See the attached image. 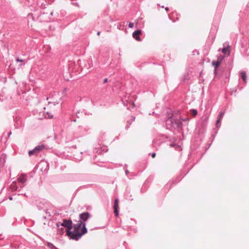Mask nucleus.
I'll list each match as a JSON object with an SVG mask.
<instances>
[{
  "mask_svg": "<svg viewBox=\"0 0 249 249\" xmlns=\"http://www.w3.org/2000/svg\"><path fill=\"white\" fill-rule=\"evenodd\" d=\"M53 12H51V15H53Z\"/></svg>",
  "mask_w": 249,
  "mask_h": 249,
  "instance_id": "obj_39",
  "label": "nucleus"
},
{
  "mask_svg": "<svg viewBox=\"0 0 249 249\" xmlns=\"http://www.w3.org/2000/svg\"><path fill=\"white\" fill-rule=\"evenodd\" d=\"M46 148V146L44 144H40L36 146L34 148L36 152V153L38 154L41 151H42L44 149Z\"/></svg>",
  "mask_w": 249,
  "mask_h": 249,
  "instance_id": "obj_8",
  "label": "nucleus"
},
{
  "mask_svg": "<svg viewBox=\"0 0 249 249\" xmlns=\"http://www.w3.org/2000/svg\"><path fill=\"white\" fill-rule=\"evenodd\" d=\"M56 227H63L66 228V230H71L72 228V222L71 219H63L62 222H58L56 224Z\"/></svg>",
  "mask_w": 249,
  "mask_h": 249,
  "instance_id": "obj_3",
  "label": "nucleus"
},
{
  "mask_svg": "<svg viewBox=\"0 0 249 249\" xmlns=\"http://www.w3.org/2000/svg\"><path fill=\"white\" fill-rule=\"evenodd\" d=\"M28 155H29V156L30 157H31V156H34V155H37V154L36 153V151L34 149L33 150H30L28 152Z\"/></svg>",
  "mask_w": 249,
  "mask_h": 249,
  "instance_id": "obj_15",
  "label": "nucleus"
},
{
  "mask_svg": "<svg viewBox=\"0 0 249 249\" xmlns=\"http://www.w3.org/2000/svg\"><path fill=\"white\" fill-rule=\"evenodd\" d=\"M67 235L71 239L75 240H78L83 235L86 234L88 232L87 229L86 227V224L83 225V227L81 229V232H77L75 231H71V230H66Z\"/></svg>",
  "mask_w": 249,
  "mask_h": 249,
  "instance_id": "obj_1",
  "label": "nucleus"
},
{
  "mask_svg": "<svg viewBox=\"0 0 249 249\" xmlns=\"http://www.w3.org/2000/svg\"><path fill=\"white\" fill-rule=\"evenodd\" d=\"M220 121H221V119H219V118L217 120L216 123V127H220V126L221 125Z\"/></svg>",
  "mask_w": 249,
  "mask_h": 249,
  "instance_id": "obj_19",
  "label": "nucleus"
},
{
  "mask_svg": "<svg viewBox=\"0 0 249 249\" xmlns=\"http://www.w3.org/2000/svg\"><path fill=\"white\" fill-rule=\"evenodd\" d=\"M221 63V60L220 61H213L212 65L214 66V68H217Z\"/></svg>",
  "mask_w": 249,
  "mask_h": 249,
  "instance_id": "obj_13",
  "label": "nucleus"
},
{
  "mask_svg": "<svg viewBox=\"0 0 249 249\" xmlns=\"http://www.w3.org/2000/svg\"><path fill=\"white\" fill-rule=\"evenodd\" d=\"M217 68H214V71H213V73H214V74L215 75H216V73H217Z\"/></svg>",
  "mask_w": 249,
  "mask_h": 249,
  "instance_id": "obj_25",
  "label": "nucleus"
},
{
  "mask_svg": "<svg viewBox=\"0 0 249 249\" xmlns=\"http://www.w3.org/2000/svg\"><path fill=\"white\" fill-rule=\"evenodd\" d=\"M108 82V79L106 78L104 79V83H106Z\"/></svg>",
  "mask_w": 249,
  "mask_h": 249,
  "instance_id": "obj_29",
  "label": "nucleus"
},
{
  "mask_svg": "<svg viewBox=\"0 0 249 249\" xmlns=\"http://www.w3.org/2000/svg\"><path fill=\"white\" fill-rule=\"evenodd\" d=\"M129 193H126L125 194V196L126 199L129 200H132L133 198L132 197L131 195L129 196Z\"/></svg>",
  "mask_w": 249,
  "mask_h": 249,
  "instance_id": "obj_16",
  "label": "nucleus"
},
{
  "mask_svg": "<svg viewBox=\"0 0 249 249\" xmlns=\"http://www.w3.org/2000/svg\"><path fill=\"white\" fill-rule=\"evenodd\" d=\"M142 34V31L141 30H137L134 32L132 34L133 37L138 41H141V39L140 37V35Z\"/></svg>",
  "mask_w": 249,
  "mask_h": 249,
  "instance_id": "obj_6",
  "label": "nucleus"
},
{
  "mask_svg": "<svg viewBox=\"0 0 249 249\" xmlns=\"http://www.w3.org/2000/svg\"><path fill=\"white\" fill-rule=\"evenodd\" d=\"M130 104H131V105L132 106V107L133 108L134 107H135V104L133 102H130Z\"/></svg>",
  "mask_w": 249,
  "mask_h": 249,
  "instance_id": "obj_30",
  "label": "nucleus"
},
{
  "mask_svg": "<svg viewBox=\"0 0 249 249\" xmlns=\"http://www.w3.org/2000/svg\"><path fill=\"white\" fill-rule=\"evenodd\" d=\"M83 128V126H81V127H79V129H82Z\"/></svg>",
  "mask_w": 249,
  "mask_h": 249,
  "instance_id": "obj_37",
  "label": "nucleus"
},
{
  "mask_svg": "<svg viewBox=\"0 0 249 249\" xmlns=\"http://www.w3.org/2000/svg\"><path fill=\"white\" fill-rule=\"evenodd\" d=\"M49 217H48L47 215H45V216H43V218L44 219H46L47 218H48Z\"/></svg>",
  "mask_w": 249,
  "mask_h": 249,
  "instance_id": "obj_31",
  "label": "nucleus"
},
{
  "mask_svg": "<svg viewBox=\"0 0 249 249\" xmlns=\"http://www.w3.org/2000/svg\"><path fill=\"white\" fill-rule=\"evenodd\" d=\"M156 156V153H152L151 154V157L153 158H154Z\"/></svg>",
  "mask_w": 249,
  "mask_h": 249,
  "instance_id": "obj_27",
  "label": "nucleus"
},
{
  "mask_svg": "<svg viewBox=\"0 0 249 249\" xmlns=\"http://www.w3.org/2000/svg\"><path fill=\"white\" fill-rule=\"evenodd\" d=\"M45 117L47 118L51 119L53 118V115L51 113L47 112L45 115Z\"/></svg>",
  "mask_w": 249,
  "mask_h": 249,
  "instance_id": "obj_18",
  "label": "nucleus"
},
{
  "mask_svg": "<svg viewBox=\"0 0 249 249\" xmlns=\"http://www.w3.org/2000/svg\"><path fill=\"white\" fill-rule=\"evenodd\" d=\"M165 10H166L167 12V11H169V8H168V7H166V8H165Z\"/></svg>",
  "mask_w": 249,
  "mask_h": 249,
  "instance_id": "obj_34",
  "label": "nucleus"
},
{
  "mask_svg": "<svg viewBox=\"0 0 249 249\" xmlns=\"http://www.w3.org/2000/svg\"><path fill=\"white\" fill-rule=\"evenodd\" d=\"M45 213H46V215H48V217H51L52 216V214L49 211V210L48 209H46L45 210Z\"/></svg>",
  "mask_w": 249,
  "mask_h": 249,
  "instance_id": "obj_20",
  "label": "nucleus"
},
{
  "mask_svg": "<svg viewBox=\"0 0 249 249\" xmlns=\"http://www.w3.org/2000/svg\"><path fill=\"white\" fill-rule=\"evenodd\" d=\"M91 217V214L88 212L80 213L79 215L80 220L79 221H82V223H85V222Z\"/></svg>",
  "mask_w": 249,
  "mask_h": 249,
  "instance_id": "obj_4",
  "label": "nucleus"
},
{
  "mask_svg": "<svg viewBox=\"0 0 249 249\" xmlns=\"http://www.w3.org/2000/svg\"><path fill=\"white\" fill-rule=\"evenodd\" d=\"M229 47H230L229 46H228L227 47L224 48L222 51V53H224L225 54H230Z\"/></svg>",
  "mask_w": 249,
  "mask_h": 249,
  "instance_id": "obj_14",
  "label": "nucleus"
},
{
  "mask_svg": "<svg viewBox=\"0 0 249 249\" xmlns=\"http://www.w3.org/2000/svg\"><path fill=\"white\" fill-rule=\"evenodd\" d=\"M135 119V117H134L133 116H132L131 117V121L132 122L134 121Z\"/></svg>",
  "mask_w": 249,
  "mask_h": 249,
  "instance_id": "obj_26",
  "label": "nucleus"
},
{
  "mask_svg": "<svg viewBox=\"0 0 249 249\" xmlns=\"http://www.w3.org/2000/svg\"><path fill=\"white\" fill-rule=\"evenodd\" d=\"M18 187L17 186L16 183L13 182L10 186L9 189L12 192H15L18 191Z\"/></svg>",
  "mask_w": 249,
  "mask_h": 249,
  "instance_id": "obj_9",
  "label": "nucleus"
},
{
  "mask_svg": "<svg viewBox=\"0 0 249 249\" xmlns=\"http://www.w3.org/2000/svg\"><path fill=\"white\" fill-rule=\"evenodd\" d=\"M224 113H225L224 112H221L219 114V118H218L221 119L223 118V116L224 115Z\"/></svg>",
  "mask_w": 249,
  "mask_h": 249,
  "instance_id": "obj_22",
  "label": "nucleus"
},
{
  "mask_svg": "<svg viewBox=\"0 0 249 249\" xmlns=\"http://www.w3.org/2000/svg\"><path fill=\"white\" fill-rule=\"evenodd\" d=\"M100 32H98L97 33V35H98V36L100 35Z\"/></svg>",
  "mask_w": 249,
  "mask_h": 249,
  "instance_id": "obj_38",
  "label": "nucleus"
},
{
  "mask_svg": "<svg viewBox=\"0 0 249 249\" xmlns=\"http://www.w3.org/2000/svg\"><path fill=\"white\" fill-rule=\"evenodd\" d=\"M134 26V24L132 22H129L128 24V27L130 28H133Z\"/></svg>",
  "mask_w": 249,
  "mask_h": 249,
  "instance_id": "obj_23",
  "label": "nucleus"
},
{
  "mask_svg": "<svg viewBox=\"0 0 249 249\" xmlns=\"http://www.w3.org/2000/svg\"><path fill=\"white\" fill-rule=\"evenodd\" d=\"M16 61H17V62H23V60L21 59H19V58H17L16 59Z\"/></svg>",
  "mask_w": 249,
  "mask_h": 249,
  "instance_id": "obj_24",
  "label": "nucleus"
},
{
  "mask_svg": "<svg viewBox=\"0 0 249 249\" xmlns=\"http://www.w3.org/2000/svg\"><path fill=\"white\" fill-rule=\"evenodd\" d=\"M9 199L10 200H12L13 199V197H12V196H9Z\"/></svg>",
  "mask_w": 249,
  "mask_h": 249,
  "instance_id": "obj_35",
  "label": "nucleus"
},
{
  "mask_svg": "<svg viewBox=\"0 0 249 249\" xmlns=\"http://www.w3.org/2000/svg\"><path fill=\"white\" fill-rule=\"evenodd\" d=\"M63 227L62 226L57 227L58 230V234L62 235L64 233L65 230Z\"/></svg>",
  "mask_w": 249,
  "mask_h": 249,
  "instance_id": "obj_12",
  "label": "nucleus"
},
{
  "mask_svg": "<svg viewBox=\"0 0 249 249\" xmlns=\"http://www.w3.org/2000/svg\"><path fill=\"white\" fill-rule=\"evenodd\" d=\"M241 78L245 83H247V74L245 71H241L240 73Z\"/></svg>",
  "mask_w": 249,
  "mask_h": 249,
  "instance_id": "obj_11",
  "label": "nucleus"
},
{
  "mask_svg": "<svg viewBox=\"0 0 249 249\" xmlns=\"http://www.w3.org/2000/svg\"><path fill=\"white\" fill-rule=\"evenodd\" d=\"M166 123L174 128H181L182 125V122L180 119H178L172 116L167 119Z\"/></svg>",
  "mask_w": 249,
  "mask_h": 249,
  "instance_id": "obj_2",
  "label": "nucleus"
},
{
  "mask_svg": "<svg viewBox=\"0 0 249 249\" xmlns=\"http://www.w3.org/2000/svg\"><path fill=\"white\" fill-rule=\"evenodd\" d=\"M114 213L116 216H118L119 215V200L118 199H115L113 205Z\"/></svg>",
  "mask_w": 249,
  "mask_h": 249,
  "instance_id": "obj_5",
  "label": "nucleus"
},
{
  "mask_svg": "<svg viewBox=\"0 0 249 249\" xmlns=\"http://www.w3.org/2000/svg\"><path fill=\"white\" fill-rule=\"evenodd\" d=\"M11 134H12L11 131H10V132L8 133V136L9 137Z\"/></svg>",
  "mask_w": 249,
  "mask_h": 249,
  "instance_id": "obj_36",
  "label": "nucleus"
},
{
  "mask_svg": "<svg viewBox=\"0 0 249 249\" xmlns=\"http://www.w3.org/2000/svg\"><path fill=\"white\" fill-rule=\"evenodd\" d=\"M27 18H28V20H35L34 17L33 16V14L32 13H29L28 14Z\"/></svg>",
  "mask_w": 249,
  "mask_h": 249,
  "instance_id": "obj_17",
  "label": "nucleus"
},
{
  "mask_svg": "<svg viewBox=\"0 0 249 249\" xmlns=\"http://www.w3.org/2000/svg\"><path fill=\"white\" fill-rule=\"evenodd\" d=\"M86 224V223H82V221H78V223L76 224H74L72 227L74 228V231L79 232V231L81 230L82 228L83 227V225Z\"/></svg>",
  "mask_w": 249,
  "mask_h": 249,
  "instance_id": "obj_7",
  "label": "nucleus"
},
{
  "mask_svg": "<svg viewBox=\"0 0 249 249\" xmlns=\"http://www.w3.org/2000/svg\"><path fill=\"white\" fill-rule=\"evenodd\" d=\"M26 175L24 174H22L18 178V181L22 183L26 182L27 179L26 178Z\"/></svg>",
  "mask_w": 249,
  "mask_h": 249,
  "instance_id": "obj_10",
  "label": "nucleus"
},
{
  "mask_svg": "<svg viewBox=\"0 0 249 249\" xmlns=\"http://www.w3.org/2000/svg\"><path fill=\"white\" fill-rule=\"evenodd\" d=\"M125 174L126 176H128L129 172L128 170L126 169L125 171Z\"/></svg>",
  "mask_w": 249,
  "mask_h": 249,
  "instance_id": "obj_28",
  "label": "nucleus"
},
{
  "mask_svg": "<svg viewBox=\"0 0 249 249\" xmlns=\"http://www.w3.org/2000/svg\"><path fill=\"white\" fill-rule=\"evenodd\" d=\"M129 127V125H126V126H125V129H128Z\"/></svg>",
  "mask_w": 249,
  "mask_h": 249,
  "instance_id": "obj_32",
  "label": "nucleus"
},
{
  "mask_svg": "<svg viewBox=\"0 0 249 249\" xmlns=\"http://www.w3.org/2000/svg\"><path fill=\"white\" fill-rule=\"evenodd\" d=\"M84 130H85V131H87L89 129V128H86V127H85V128H84Z\"/></svg>",
  "mask_w": 249,
  "mask_h": 249,
  "instance_id": "obj_33",
  "label": "nucleus"
},
{
  "mask_svg": "<svg viewBox=\"0 0 249 249\" xmlns=\"http://www.w3.org/2000/svg\"><path fill=\"white\" fill-rule=\"evenodd\" d=\"M193 115L196 116L197 114V111L196 109H193L191 110Z\"/></svg>",
  "mask_w": 249,
  "mask_h": 249,
  "instance_id": "obj_21",
  "label": "nucleus"
}]
</instances>
